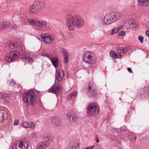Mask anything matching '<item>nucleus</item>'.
I'll return each instance as SVG.
<instances>
[{"label": "nucleus", "instance_id": "nucleus-1", "mask_svg": "<svg viewBox=\"0 0 149 149\" xmlns=\"http://www.w3.org/2000/svg\"><path fill=\"white\" fill-rule=\"evenodd\" d=\"M66 22L68 29L70 31L73 30L75 26L77 28L81 27L84 26V24L82 18L78 15L73 16L70 14L67 15Z\"/></svg>", "mask_w": 149, "mask_h": 149}, {"label": "nucleus", "instance_id": "nucleus-2", "mask_svg": "<svg viewBox=\"0 0 149 149\" xmlns=\"http://www.w3.org/2000/svg\"><path fill=\"white\" fill-rule=\"evenodd\" d=\"M38 95V92L32 90L24 93L23 95V101L26 104L34 106L36 104V96Z\"/></svg>", "mask_w": 149, "mask_h": 149}, {"label": "nucleus", "instance_id": "nucleus-3", "mask_svg": "<svg viewBox=\"0 0 149 149\" xmlns=\"http://www.w3.org/2000/svg\"><path fill=\"white\" fill-rule=\"evenodd\" d=\"M87 114L90 117H94L99 112V109L95 103L89 104L87 108Z\"/></svg>", "mask_w": 149, "mask_h": 149}, {"label": "nucleus", "instance_id": "nucleus-4", "mask_svg": "<svg viewBox=\"0 0 149 149\" xmlns=\"http://www.w3.org/2000/svg\"><path fill=\"white\" fill-rule=\"evenodd\" d=\"M93 58V52L90 51H85L82 55L83 60L84 62L90 64H92L95 63V60Z\"/></svg>", "mask_w": 149, "mask_h": 149}, {"label": "nucleus", "instance_id": "nucleus-5", "mask_svg": "<svg viewBox=\"0 0 149 149\" xmlns=\"http://www.w3.org/2000/svg\"><path fill=\"white\" fill-rule=\"evenodd\" d=\"M27 21L32 26L42 27L46 26L47 25L46 21L44 20L40 21L35 18H29Z\"/></svg>", "mask_w": 149, "mask_h": 149}, {"label": "nucleus", "instance_id": "nucleus-6", "mask_svg": "<svg viewBox=\"0 0 149 149\" xmlns=\"http://www.w3.org/2000/svg\"><path fill=\"white\" fill-rule=\"evenodd\" d=\"M19 55V53L17 51H12L9 53L6 54L5 60L8 62H13Z\"/></svg>", "mask_w": 149, "mask_h": 149}, {"label": "nucleus", "instance_id": "nucleus-7", "mask_svg": "<svg viewBox=\"0 0 149 149\" xmlns=\"http://www.w3.org/2000/svg\"><path fill=\"white\" fill-rule=\"evenodd\" d=\"M112 16L110 13L107 14L104 17L103 19V23L106 25H109L113 23Z\"/></svg>", "mask_w": 149, "mask_h": 149}, {"label": "nucleus", "instance_id": "nucleus-8", "mask_svg": "<svg viewBox=\"0 0 149 149\" xmlns=\"http://www.w3.org/2000/svg\"><path fill=\"white\" fill-rule=\"evenodd\" d=\"M138 22L135 20L127 21L125 23V26L128 28H135L138 27Z\"/></svg>", "mask_w": 149, "mask_h": 149}, {"label": "nucleus", "instance_id": "nucleus-9", "mask_svg": "<svg viewBox=\"0 0 149 149\" xmlns=\"http://www.w3.org/2000/svg\"><path fill=\"white\" fill-rule=\"evenodd\" d=\"M114 22L120 19L123 17V14L118 12H110Z\"/></svg>", "mask_w": 149, "mask_h": 149}, {"label": "nucleus", "instance_id": "nucleus-10", "mask_svg": "<svg viewBox=\"0 0 149 149\" xmlns=\"http://www.w3.org/2000/svg\"><path fill=\"white\" fill-rule=\"evenodd\" d=\"M64 75V72L62 70H56L55 74L56 79V81H57L58 82H61Z\"/></svg>", "mask_w": 149, "mask_h": 149}, {"label": "nucleus", "instance_id": "nucleus-11", "mask_svg": "<svg viewBox=\"0 0 149 149\" xmlns=\"http://www.w3.org/2000/svg\"><path fill=\"white\" fill-rule=\"evenodd\" d=\"M52 123L58 127H61L62 124V119L59 117H53L51 119Z\"/></svg>", "mask_w": 149, "mask_h": 149}, {"label": "nucleus", "instance_id": "nucleus-12", "mask_svg": "<svg viewBox=\"0 0 149 149\" xmlns=\"http://www.w3.org/2000/svg\"><path fill=\"white\" fill-rule=\"evenodd\" d=\"M61 86L58 83H55L48 90L49 92L56 93L61 89Z\"/></svg>", "mask_w": 149, "mask_h": 149}, {"label": "nucleus", "instance_id": "nucleus-13", "mask_svg": "<svg viewBox=\"0 0 149 149\" xmlns=\"http://www.w3.org/2000/svg\"><path fill=\"white\" fill-rule=\"evenodd\" d=\"M67 119L71 122H76L78 119L77 115L75 113H67L66 115Z\"/></svg>", "mask_w": 149, "mask_h": 149}, {"label": "nucleus", "instance_id": "nucleus-14", "mask_svg": "<svg viewBox=\"0 0 149 149\" xmlns=\"http://www.w3.org/2000/svg\"><path fill=\"white\" fill-rule=\"evenodd\" d=\"M18 143L23 149H27L29 145V142L26 140L21 141Z\"/></svg>", "mask_w": 149, "mask_h": 149}, {"label": "nucleus", "instance_id": "nucleus-15", "mask_svg": "<svg viewBox=\"0 0 149 149\" xmlns=\"http://www.w3.org/2000/svg\"><path fill=\"white\" fill-rule=\"evenodd\" d=\"M22 60L23 61H27L29 63H31L33 62L32 58L28 56L26 53H23L22 57Z\"/></svg>", "mask_w": 149, "mask_h": 149}, {"label": "nucleus", "instance_id": "nucleus-16", "mask_svg": "<svg viewBox=\"0 0 149 149\" xmlns=\"http://www.w3.org/2000/svg\"><path fill=\"white\" fill-rule=\"evenodd\" d=\"M8 115L7 112L3 110H0V121L6 120L8 117Z\"/></svg>", "mask_w": 149, "mask_h": 149}, {"label": "nucleus", "instance_id": "nucleus-17", "mask_svg": "<svg viewBox=\"0 0 149 149\" xmlns=\"http://www.w3.org/2000/svg\"><path fill=\"white\" fill-rule=\"evenodd\" d=\"M88 92L92 96H95L97 94L96 89L93 86H89L88 87Z\"/></svg>", "mask_w": 149, "mask_h": 149}, {"label": "nucleus", "instance_id": "nucleus-18", "mask_svg": "<svg viewBox=\"0 0 149 149\" xmlns=\"http://www.w3.org/2000/svg\"><path fill=\"white\" fill-rule=\"evenodd\" d=\"M36 8V11L38 13L40 11L44 6V3L43 2H40L34 5Z\"/></svg>", "mask_w": 149, "mask_h": 149}, {"label": "nucleus", "instance_id": "nucleus-19", "mask_svg": "<svg viewBox=\"0 0 149 149\" xmlns=\"http://www.w3.org/2000/svg\"><path fill=\"white\" fill-rule=\"evenodd\" d=\"M138 3L141 6L143 7L149 6V0H137Z\"/></svg>", "mask_w": 149, "mask_h": 149}, {"label": "nucleus", "instance_id": "nucleus-20", "mask_svg": "<svg viewBox=\"0 0 149 149\" xmlns=\"http://www.w3.org/2000/svg\"><path fill=\"white\" fill-rule=\"evenodd\" d=\"M110 55L113 58L115 59L118 58H121L122 57L120 54L118 53H116L113 51H111L110 52Z\"/></svg>", "mask_w": 149, "mask_h": 149}, {"label": "nucleus", "instance_id": "nucleus-21", "mask_svg": "<svg viewBox=\"0 0 149 149\" xmlns=\"http://www.w3.org/2000/svg\"><path fill=\"white\" fill-rule=\"evenodd\" d=\"M51 62L55 68H57L58 66V60L57 57H52L50 59Z\"/></svg>", "mask_w": 149, "mask_h": 149}, {"label": "nucleus", "instance_id": "nucleus-22", "mask_svg": "<svg viewBox=\"0 0 149 149\" xmlns=\"http://www.w3.org/2000/svg\"><path fill=\"white\" fill-rule=\"evenodd\" d=\"M61 53L63 56L64 61L65 63H68V57L67 53L65 49L61 48Z\"/></svg>", "mask_w": 149, "mask_h": 149}, {"label": "nucleus", "instance_id": "nucleus-23", "mask_svg": "<svg viewBox=\"0 0 149 149\" xmlns=\"http://www.w3.org/2000/svg\"><path fill=\"white\" fill-rule=\"evenodd\" d=\"M68 147L69 149H78L79 145L75 142H72L69 143Z\"/></svg>", "mask_w": 149, "mask_h": 149}, {"label": "nucleus", "instance_id": "nucleus-24", "mask_svg": "<svg viewBox=\"0 0 149 149\" xmlns=\"http://www.w3.org/2000/svg\"><path fill=\"white\" fill-rule=\"evenodd\" d=\"M130 48L126 46L125 47H120L118 48L117 52L121 53H124L130 50Z\"/></svg>", "mask_w": 149, "mask_h": 149}, {"label": "nucleus", "instance_id": "nucleus-25", "mask_svg": "<svg viewBox=\"0 0 149 149\" xmlns=\"http://www.w3.org/2000/svg\"><path fill=\"white\" fill-rule=\"evenodd\" d=\"M48 146V143H46L45 142H42L37 146L36 149H45Z\"/></svg>", "mask_w": 149, "mask_h": 149}, {"label": "nucleus", "instance_id": "nucleus-26", "mask_svg": "<svg viewBox=\"0 0 149 149\" xmlns=\"http://www.w3.org/2000/svg\"><path fill=\"white\" fill-rule=\"evenodd\" d=\"M38 39L41 40H42L44 42L49 43L54 40V38H38Z\"/></svg>", "mask_w": 149, "mask_h": 149}, {"label": "nucleus", "instance_id": "nucleus-27", "mask_svg": "<svg viewBox=\"0 0 149 149\" xmlns=\"http://www.w3.org/2000/svg\"><path fill=\"white\" fill-rule=\"evenodd\" d=\"M29 12V13L35 15L38 13L34 5L30 7Z\"/></svg>", "mask_w": 149, "mask_h": 149}, {"label": "nucleus", "instance_id": "nucleus-28", "mask_svg": "<svg viewBox=\"0 0 149 149\" xmlns=\"http://www.w3.org/2000/svg\"><path fill=\"white\" fill-rule=\"evenodd\" d=\"M44 141L43 142H45L46 143H48L49 145V142L50 141H52L53 140V137L52 136H45L43 137Z\"/></svg>", "mask_w": 149, "mask_h": 149}, {"label": "nucleus", "instance_id": "nucleus-29", "mask_svg": "<svg viewBox=\"0 0 149 149\" xmlns=\"http://www.w3.org/2000/svg\"><path fill=\"white\" fill-rule=\"evenodd\" d=\"M10 100L9 97L6 95L3 96L1 99L2 102L5 104L8 103L9 102Z\"/></svg>", "mask_w": 149, "mask_h": 149}, {"label": "nucleus", "instance_id": "nucleus-30", "mask_svg": "<svg viewBox=\"0 0 149 149\" xmlns=\"http://www.w3.org/2000/svg\"><path fill=\"white\" fill-rule=\"evenodd\" d=\"M77 93L76 91L71 93L68 95L67 98L69 100H70L73 98L74 97L77 95Z\"/></svg>", "mask_w": 149, "mask_h": 149}, {"label": "nucleus", "instance_id": "nucleus-31", "mask_svg": "<svg viewBox=\"0 0 149 149\" xmlns=\"http://www.w3.org/2000/svg\"><path fill=\"white\" fill-rule=\"evenodd\" d=\"M9 26V23H5L3 22H0V29H3Z\"/></svg>", "mask_w": 149, "mask_h": 149}, {"label": "nucleus", "instance_id": "nucleus-32", "mask_svg": "<svg viewBox=\"0 0 149 149\" xmlns=\"http://www.w3.org/2000/svg\"><path fill=\"white\" fill-rule=\"evenodd\" d=\"M17 44L15 41L11 42L10 43V47L11 49H13L16 47Z\"/></svg>", "mask_w": 149, "mask_h": 149}, {"label": "nucleus", "instance_id": "nucleus-33", "mask_svg": "<svg viewBox=\"0 0 149 149\" xmlns=\"http://www.w3.org/2000/svg\"><path fill=\"white\" fill-rule=\"evenodd\" d=\"M53 35L52 34H50L48 33H42L40 35L41 37H52Z\"/></svg>", "mask_w": 149, "mask_h": 149}, {"label": "nucleus", "instance_id": "nucleus-34", "mask_svg": "<svg viewBox=\"0 0 149 149\" xmlns=\"http://www.w3.org/2000/svg\"><path fill=\"white\" fill-rule=\"evenodd\" d=\"M12 149H23L18 144L17 145V144H14L13 145Z\"/></svg>", "mask_w": 149, "mask_h": 149}, {"label": "nucleus", "instance_id": "nucleus-35", "mask_svg": "<svg viewBox=\"0 0 149 149\" xmlns=\"http://www.w3.org/2000/svg\"><path fill=\"white\" fill-rule=\"evenodd\" d=\"M22 125L24 128H26L29 127V122H24L22 123Z\"/></svg>", "mask_w": 149, "mask_h": 149}, {"label": "nucleus", "instance_id": "nucleus-36", "mask_svg": "<svg viewBox=\"0 0 149 149\" xmlns=\"http://www.w3.org/2000/svg\"><path fill=\"white\" fill-rule=\"evenodd\" d=\"M42 55L43 56H45L47 57V58L50 59L51 57L52 56V55L51 54H48L47 53H45L44 52L42 53Z\"/></svg>", "mask_w": 149, "mask_h": 149}, {"label": "nucleus", "instance_id": "nucleus-37", "mask_svg": "<svg viewBox=\"0 0 149 149\" xmlns=\"http://www.w3.org/2000/svg\"><path fill=\"white\" fill-rule=\"evenodd\" d=\"M9 26H8V27H10V28L13 30H16L17 28V26L15 24H13L12 25H10V24L9 23Z\"/></svg>", "mask_w": 149, "mask_h": 149}, {"label": "nucleus", "instance_id": "nucleus-38", "mask_svg": "<svg viewBox=\"0 0 149 149\" xmlns=\"http://www.w3.org/2000/svg\"><path fill=\"white\" fill-rule=\"evenodd\" d=\"M29 127L31 129H33L35 127V125L33 123L31 122H29Z\"/></svg>", "mask_w": 149, "mask_h": 149}, {"label": "nucleus", "instance_id": "nucleus-39", "mask_svg": "<svg viewBox=\"0 0 149 149\" xmlns=\"http://www.w3.org/2000/svg\"><path fill=\"white\" fill-rule=\"evenodd\" d=\"M118 35L121 37H123L125 36V32L124 31H122L118 33Z\"/></svg>", "mask_w": 149, "mask_h": 149}, {"label": "nucleus", "instance_id": "nucleus-40", "mask_svg": "<svg viewBox=\"0 0 149 149\" xmlns=\"http://www.w3.org/2000/svg\"><path fill=\"white\" fill-rule=\"evenodd\" d=\"M118 31L115 28H114L112 29L111 32V34L112 35H114Z\"/></svg>", "mask_w": 149, "mask_h": 149}, {"label": "nucleus", "instance_id": "nucleus-41", "mask_svg": "<svg viewBox=\"0 0 149 149\" xmlns=\"http://www.w3.org/2000/svg\"><path fill=\"white\" fill-rule=\"evenodd\" d=\"M123 28V26L122 25H120L118 27L116 28V29L117 30V31H118L120 30H121Z\"/></svg>", "mask_w": 149, "mask_h": 149}, {"label": "nucleus", "instance_id": "nucleus-42", "mask_svg": "<svg viewBox=\"0 0 149 149\" xmlns=\"http://www.w3.org/2000/svg\"><path fill=\"white\" fill-rule=\"evenodd\" d=\"M12 82H11V84L10 85V86H14L15 84V81H14L13 80V79H12Z\"/></svg>", "mask_w": 149, "mask_h": 149}, {"label": "nucleus", "instance_id": "nucleus-43", "mask_svg": "<svg viewBox=\"0 0 149 149\" xmlns=\"http://www.w3.org/2000/svg\"><path fill=\"white\" fill-rule=\"evenodd\" d=\"M19 120H15L13 124L15 125H17L18 124Z\"/></svg>", "mask_w": 149, "mask_h": 149}, {"label": "nucleus", "instance_id": "nucleus-44", "mask_svg": "<svg viewBox=\"0 0 149 149\" xmlns=\"http://www.w3.org/2000/svg\"><path fill=\"white\" fill-rule=\"evenodd\" d=\"M94 147V145L92 146H89L87 148H86L85 149H92Z\"/></svg>", "mask_w": 149, "mask_h": 149}, {"label": "nucleus", "instance_id": "nucleus-45", "mask_svg": "<svg viewBox=\"0 0 149 149\" xmlns=\"http://www.w3.org/2000/svg\"><path fill=\"white\" fill-rule=\"evenodd\" d=\"M129 139L131 140H133L134 139V136L132 135H130L129 136Z\"/></svg>", "mask_w": 149, "mask_h": 149}, {"label": "nucleus", "instance_id": "nucleus-46", "mask_svg": "<svg viewBox=\"0 0 149 149\" xmlns=\"http://www.w3.org/2000/svg\"><path fill=\"white\" fill-rule=\"evenodd\" d=\"M146 34L147 36L149 37V29L146 31Z\"/></svg>", "mask_w": 149, "mask_h": 149}, {"label": "nucleus", "instance_id": "nucleus-47", "mask_svg": "<svg viewBox=\"0 0 149 149\" xmlns=\"http://www.w3.org/2000/svg\"><path fill=\"white\" fill-rule=\"evenodd\" d=\"M127 70L130 73H133V72H132V70H131V68H128L127 69Z\"/></svg>", "mask_w": 149, "mask_h": 149}, {"label": "nucleus", "instance_id": "nucleus-48", "mask_svg": "<svg viewBox=\"0 0 149 149\" xmlns=\"http://www.w3.org/2000/svg\"><path fill=\"white\" fill-rule=\"evenodd\" d=\"M143 38H138V39L140 42L142 43L143 42Z\"/></svg>", "mask_w": 149, "mask_h": 149}, {"label": "nucleus", "instance_id": "nucleus-49", "mask_svg": "<svg viewBox=\"0 0 149 149\" xmlns=\"http://www.w3.org/2000/svg\"><path fill=\"white\" fill-rule=\"evenodd\" d=\"M12 82V80H8L7 81V84L8 85H10L11 84V83Z\"/></svg>", "mask_w": 149, "mask_h": 149}, {"label": "nucleus", "instance_id": "nucleus-50", "mask_svg": "<svg viewBox=\"0 0 149 149\" xmlns=\"http://www.w3.org/2000/svg\"><path fill=\"white\" fill-rule=\"evenodd\" d=\"M31 136L32 138H34L35 136V134L34 133H32L31 135Z\"/></svg>", "mask_w": 149, "mask_h": 149}, {"label": "nucleus", "instance_id": "nucleus-51", "mask_svg": "<svg viewBox=\"0 0 149 149\" xmlns=\"http://www.w3.org/2000/svg\"><path fill=\"white\" fill-rule=\"evenodd\" d=\"M59 36L60 37H64V36L62 33H60L59 34Z\"/></svg>", "mask_w": 149, "mask_h": 149}, {"label": "nucleus", "instance_id": "nucleus-52", "mask_svg": "<svg viewBox=\"0 0 149 149\" xmlns=\"http://www.w3.org/2000/svg\"><path fill=\"white\" fill-rule=\"evenodd\" d=\"M95 139L96 142L97 143H98L99 141L97 136L95 138Z\"/></svg>", "mask_w": 149, "mask_h": 149}, {"label": "nucleus", "instance_id": "nucleus-53", "mask_svg": "<svg viewBox=\"0 0 149 149\" xmlns=\"http://www.w3.org/2000/svg\"><path fill=\"white\" fill-rule=\"evenodd\" d=\"M138 37H143L142 36H138Z\"/></svg>", "mask_w": 149, "mask_h": 149}]
</instances>
